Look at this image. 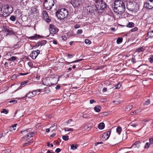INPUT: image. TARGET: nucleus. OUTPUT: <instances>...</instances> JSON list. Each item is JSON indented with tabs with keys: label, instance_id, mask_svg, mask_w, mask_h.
I'll return each instance as SVG.
<instances>
[{
	"label": "nucleus",
	"instance_id": "f257e3e1",
	"mask_svg": "<svg viewBox=\"0 0 153 153\" xmlns=\"http://www.w3.org/2000/svg\"><path fill=\"white\" fill-rule=\"evenodd\" d=\"M125 10V5L121 0H116L114 3V10L115 13L122 14Z\"/></svg>",
	"mask_w": 153,
	"mask_h": 153
},
{
	"label": "nucleus",
	"instance_id": "4468645a",
	"mask_svg": "<svg viewBox=\"0 0 153 153\" xmlns=\"http://www.w3.org/2000/svg\"><path fill=\"white\" fill-rule=\"evenodd\" d=\"M37 91V90L36 91H32L31 92L30 91V92H29L28 93L26 94L25 96L24 97H23L22 98H24L25 97H28V98H30V97H33L36 94V93H35V94H33V93H34L35 92H36Z\"/></svg>",
	"mask_w": 153,
	"mask_h": 153
},
{
	"label": "nucleus",
	"instance_id": "4be33fe9",
	"mask_svg": "<svg viewBox=\"0 0 153 153\" xmlns=\"http://www.w3.org/2000/svg\"><path fill=\"white\" fill-rule=\"evenodd\" d=\"M140 142L139 141H137L135 142L132 145L131 147L129 148L131 149L135 145L136 147H137V148H138L140 147V145H139L140 143Z\"/></svg>",
	"mask_w": 153,
	"mask_h": 153
},
{
	"label": "nucleus",
	"instance_id": "6e6d98bb",
	"mask_svg": "<svg viewBox=\"0 0 153 153\" xmlns=\"http://www.w3.org/2000/svg\"><path fill=\"white\" fill-rule=\"evenodd\" d=\"M72 121V120L71 119L67 121L66 123L68 125L69 124V123Z\"/></svg>",
	"mask_w": 153,
	"mask_h": 153
},
{
	"label": "nucleus",
	"instance_id": "b1692460",
	"mask_svg": "<svg viewBox=\"0 0 153 153\" xmlns=\"http://www.w3.org/2000/svg\"><path fill=\"white\" fill-rule=\"evenodd\" d=\"M134 24L132 22H129L126 25V26L128 27H132L134 26Z\"/></svg>",
	"mask_w": 153,
	"mask_h": 153
},
{
	"label": "nucleus",
	"instance_id": "a19ab883",
	"mask_svg": "<svg viewBox=\"0 0 153 153\" xmlns=\"http://www.w3.org/2000/svg\"><path fill=\"white\" fill-rule=\"evenodd\" d=\"M151 144L148 142L146 143V144L144 148L146 149H148L149 148V146Z\"/></svg>",
	"mask_w": 153,
	"mask_h": 153
},
{
	"label": "nucleus",
	"instance_id": "680f3d73",
	"mask_svg": "<svg viewBox=\"0 0 153 153\" xmlns=\"http://www.w3.org/2000/svg\"><path fill=\"white\" fill-rule=\"evenodd\" d=\"M113 102L115 103V104H118L120 103V102H119V101H113Z\"/></svg>",
	"mask_w": 153,
	"mask_h": 153
},
{
	"label": "nucleus",
	"instance_id": "2f4dec72",
	"mask_svg": "<svg viewBox=\"0 0 153 153\" xmlns=\"http://www.w3.org/2000/svg\"><path fill=\"white\" fill-rule=\"evenodd\" d=\"M123 41V38H122L119 37L117 40V44H120Z\"/></svg>",
	"mask_w": 153,
	"mask_h": 153
},
{
	"label": "nucleus",
	"instance_id": "a18cd8bd",
	"mask_svg": "<svg viewBox=\"0 0 153 153\" xmlns=\"http://www.w3.org/2000/svg\"><path fill=\"white\" fill-rule=\"evenodd\" d=\"M121 84H120V83L118 84L116 86V89H119L120 87H121Z\"/></svg>",
	"mask_w": 153,
	"mask_h": 153
},
{
	"label": "nucleus",
	"instance_id": "aec40b11",
	"mask_svg": "<svg viewBox=\"0 0 153 153\" xmlns=\"http://www.w3.org/2000/svg\"><path fill=\"white\" fill-rule=\"evenodd\" d=\"M141 110L140 109H137L132 112L131 113V114L132 115H137L140 114L141 112Z\"/></svg>",
	"mask_w": 153,
	"mask_h": 153
},
{
	"label": "nucleus",
	"instance_id": "f3484780",
	"mask_svg": "<svg viewBox=\"0 0 153 153\" xmlns=\"http://www.w3.org/2000/svg\"><path fill=\"white\" fill-rule=\"evenodd\" d=\"M47 43V41L45 40H43L39 42H37L35 45L34 47L36 48L38 47L40 45L43 46L45 45Z\"/></svg>",
	"mask_w": 153,
	"mask_h": 153
},
{
	"label": "nucleus",
	"instance_id": "a211bd4d",
	"mask_svg": "<svg viewBox=\"0 0 153 153\" xmlns=\"http://www.w3.org/2000/svg\"><path fill=\"white\" fill-rule=\"evenodd\" d=\"M42 82L43 84L45 85L49 86L51 85V83L50 82L49 79L48 78L44 79Z\"/></svg>",
	"mask_w": 153,
	"mask_h": 153
},
{
	"label": "nucleus",
	"instance_id": "dca6fc26",
	"mask_svg": "<svg viewBox=\"0 0 153 153\" xmlns=\"http://www.w3.org/2000/svg\"><path fill=\"white\" fill-rule=\"evenodd\" d=\"M44 37L43 36H41L39 35H37L36 34H35V35L29 37V39L31 40L36 39H39L40 38H43Z\"/></svg>",
	"mask_w": 153,
	"mask_h": 153
},
{
	"label": "nucleus",
	"instance_id": "473e14b6",
	"mask_svg": "<svg viewBox=\"0 0 153 153\" xmlns=\"http://www.w3.org/2000/svg\"><path fill=\"white\" fill-rule=\"evenodd\" d=\"M17 58V57L16 56H13L9 59L8 60L10 61H13L16 60Z\"/></svg>",
	"mask_w": 153,
	"mask_h": 153
},
{
	"label": "nucleus",
	"instance_id": "cd10ccee",
	"mask_svg": "<svg viewBox=\"0 0 153 153\" xmlns=\"http://www.w3.org/2000/svg\"><path fill=\"white\" fill-rule=\"evenodd\" d=\"M105 127V124L103 123H100L98 126V128L100 129H102L104 128Z\"/></svg>",
	"mask_w": 153,
	"mask_h": 153
},
{
	"label": "nucleus",
	"instance_id": "72a5a7b5",
	"mask_svg": "<svg viewBox=\"0 0 153 153\" xmlns=\"http://www.w3.org/2000/svg\"><path fill=\"white\" fill-rule=\"evenodd\" d=\"M53 128L52 129V131H54L57 128V125L54 123L51 126L50 128Z\"/></svg>",
	"mask_w": 153,
	"mask_h": 153
},
{
	"label": "nucleus",
	"instance_id": "6e6552de",
	"mask_svg": "<svg viewBox=\"0 0 153 153\" xmlns=\"http://www.w3.org/2000/svg\"><path fill=\"white\" fill-rule=\"evenodd\" d=\"M146 2L144 4V7L149 9L153 8V0H146Z\"/></svg>",
	"mask_w": 153,
	"mask_h": 153
},
{
	"label": "nucleus",
	"instance_id": "c756f323",
	"mask_svg": "<svg viewBox=\"0 0 153 153\" xmlns=\"http://www.w3.org/2000/svg\"><path fill=\"white\" fill-rule=\"evenodd\" d=\"M144 48L143 47H141L138 48L136 50V52L140 53L141 52L143 51H144Z\"/></svg>",
	"mask_w": 153,
	"mask_h": 153
},
{
	"label": "nucleus",
	"instance_id": "ea45409f",
	"mask_svg": "<svg viewBox=\"0 0 153 153\" xmlns=\"http://www.w3.org/2000/svg\"><path fill=\"white\" fill-rule=\"evenodd\" d=\"M85 43L86 44H90L91 43V42L89 39H86L85 40Z\"/></svg>",
	"mask_w": 153,
	"mask_h": 153
},
{
	"label": "nucleus",
	"instance_id": "4d7b16f0",
	"mask_svg": "<svg viewBox=\"0 0 153 153\" xmlns=\"http://www.w3.org/2000/svg\"><path fill=\"white\" fill-rule=\"evenodd\" d=\"M74 27L75 28H78L80 27V25L78 24H76L75 25Z\"/></svg>",
	"mask_w": 153,
	"mask_h": 153
},
{
	"label": "nucleus",
	"instance_id": "8fccbe9b",
	"mask_svg": "<svg viewBox=\"0 0 153 153\" xmlns=\"http://www.w3.org/2000/svg\"><path fill=\"white\" fill-rule=\"evenodd\" d=\"M9 102L10 103H13L14 104H15L17 103V101L15 100H12L10 101Z\"/></svg>",
	"mask_w": 153,
	"mask_h": 153
},
{
	"label": "nucleus",
	"instance_id": "423d86ee",
	"mask_svg": "<svg viewBox=\"0 0 153 153\" xmlns=\"http://www.w3.org/2000/svg\"><path fill=\"white\" fill-rule=\"evenodd\" d=\"M95 4L96 7V9L97 10H103L106 7V4L103 1H101V0L98 2L96 3Z\"/></svg>",
	"mask_w": 153,
	"mask_h": 153
},
{
	"label": "nucleus",
	"instance_id": "bb28decb",
	"mask_svg": "<svg viewBox=\"0 0 153 153\" xmlns=\"http://www.w3.org/2000/svg\"><path fill=\"white\" fill-rule=\"evenodd\" d=\"M4 6L3 7H0V14L4 16H5V15L4 14Z\"/></svg>",
	"mask_w": 153,
	"mask_h": 153
},
{
	"label": "nucleus",
	"instance_id": "f03ea898",
	"mask_svg": "<svg viewBox=\"0 0 153 153\" xmlns=\"http://www.w3.org/2000/svg\"><path fill=\"white\" fill-rule=\"evenodd\" d=\"M68 15V11L65 8H61L56 12V16L60 19H63L66 17Z\"/></svg>",
	"mask_w": 153,
	"mask_h": 153
},
{
	"label": "nucleus",
	"instance_id": "5fc2aeb1",
	"mask_svg": "<svg viewBox=\"0 0 153 153\" xmlns=\"http://www.w3.org/2000/svg\"><path fill=\"white\" fill-rule=\"evenodd\" d=\"M149 143L151 144H153V138H151L149 139Z\"/></svg>",
	"mask_w": 153,
	"mask_h": 153
},
{
	"label": "nucleus",
	"instance_id": "37998d69",
	"mask_svg": "<svg viewBox=\"0 0 153 153\" xmlns=\"http://www.w3.org/2000/svg\"><path fill=\"white\" fill-rule=\"evenodd\" d=\"M150 101L149 100H147L145 101V103H144V105H148L150 104Z\"/></svg>",
	"mask_w": 153,
	"mask_h": 153
},
{
	"label": "nucleus",
	"instance_id": "c03bdc74",
	"mask_svg": "<svg viewBox=\"0 0 153 153\" xmlns=\"http://www.w3.org/2000/svg\"><path fill=\"white\" fill-rule=\"evenodd\" d=\"M1 112L2 113H4L6 114L8 113V111L6 110L5 109H3Z\"/></svg>",
	"mask_w": 153,
	"mask_h": 153
},
{
	"label": "nucleus",
	"instance_id": "58836bf2",
	"mask_svg": "<svg viewBox=\"0 0 153 153\" xmlns=\"http://www.w3.org/2000/svg\"><path fill=\"white\" fill-rule=\"evenodd\" d=\"M71 149L72 150H74L77 149V147L76 145H74V144H72L71 146Z\"/></svg>",
	"mask_w": 153,
	"mask_h": 153
},
{
	"label": "nucleus",
	"instance_id": "de8ad7c7",
	"mask_svg": "<svg viewBox=\"0 0 153 153\" xmlns=\"http://www.w3.org/2000/svg\"><path fill=\"white\" fill-rule=\"evenodd\" d=\"M77 33L78 34H81L82 33V30L81 29H79L77 30Z\"/></svg>",
	"mask_w": 153,
	"mask_h": 153
},
{
	"label": "nucleus",
	"instance_id": "a878e982",
	"mask_svg": "<svg viewBox=\"0 0 153 153\" xmlns=\"http://www.w3.org/2000/svg\"><path fill=\"white\" fill-rule=\"evenodd\" d=\"M101 108V107L99 105H97L94 107V110L96 112H97L100 111Z\"/></svg>",
	"mask_w": 153,
	"mask_h": 153
},
{
	"label": "nucleus",
	"instance_id": "69168bd1",
	"mask_svg": "<svg viewBox=\"0 0 153 153\" xmlns=\"http://www.w3.org/2000/svg\"><path fill=\"white\" fill-rule=\"evenodd\" d=\"M107 91V89L106 88H104L102 90V92H106Z\"/></svg>",
	"mask_w": 153,
	"mask_h": 153
},
{
	"label": "nucleus",
	"instance_id": "0eeeda50",
	"mask_svg": "<svg viewBox=\"0 0 153 153\" xmlns=\"http://www.w3.org/2000/svg\"><path fill=\"white\" fill-rule=\"evenodd\" d=\"M85 10L88 14V13H94L96 11V7L95 5L92 6H88L85 7Z\"/></svg>",
	"mask_w": 153,
	"mask_h": 153
},
{
	"label": "nucleus",
	"instance_id": "f8f14e48",
	"mask_svg": "<svg viewBox=\"0 0 153 153\" xmlns=\"http://www.w3.org/2000/svg\"><path fill=\"white\" fill-rule=\"evenodd\" d=\"M43 18L47 22H50L51 19L49 18L47 12L46 11H43L42 12Z\"/></svg>",
	"mask_w": 153,
	"mask_h": 153
},
{
	"label": "nucleus",
	"instance_id": "1a4fd4ad",
	"mask_svg": "<svg viewBox=\"0 0 153 153\" xmlns=\"http://www.w3.org/2000/svg\"><path fill=\"white\" fill-rule=\"evenodd\" d=\"M130 0H126L128 2L126 4V7L127 9L131 11H134L135 10V6L132 2L129 1Z\"/></svg>",
	"mask_w": 153,
	"mask_h": 153
},
{
	"label": "nucleus",
	"instance_id": "09e8293b",
	"mask_svg": "<svg viewBox=\"0 0 153 153\" xmlns=\"http://www.w3.org/2000/svg\"><path fill=\"white\" fill-rule=\"evenodd\" d=\"M67 55L68 56V57L69 59L71 58L74 56V55H73L71 54H67Z\"/></svg>",
	"mask_w": 153,
	"mask_h": 153
},
{
	"label": "nucleus",
	"instance_id": "c85d7f7f",
	"mask_svg": "<svg viewBox=\"0 0 153 153\" xmlns=\"http://www.w3.org/2000/svg\"><path fill=\"white\" fill-rule=\"evenodd\" d=\"M17 125V124H15L10 126V131H12L13 130H15L16 129V128Z\"/></svg>",
	"mask_w": 153,
	"mask_h": 153
},
{
	"label": "nucleus",
	"instance_id": "5701e85b",
	"mask_svg": "<svg viewBox=\"0 0 153 153\" xmlns=\"http://www.w3.org/2000/svg\"><path fill=\"white\" fill-rule=\"evenodd\" d=\"M147 36L149 38H153V30L149 31L148 33Z\"/></svg>",
	"mask_w": 153,
	"mask_h": 153
},
{
	"label": "nucleus",
	"instance_id": "412c9836",
	"mask_svg": "<svg viewBox=\"0 0 153 153\" xmlns=\"http://www.w3.org/2000/svg\"><path fill=\"white\" fill-rule=\"evenodd\" d=\"M25 141H27V142L23 143V146H27L30 145V144L33 142V141L31 140H25Z\"/></svg>",
	"mask_w": 153,
	"mask_h": 153
},
{
	"label": "nucleus",
	"instance_id": "7ed1b4c3",
	"mask_svg": "<svg viewBox=\"0 0 153 153\" xmlns=\"http://www.w3.org/2000/svg\"><path fill=\"white\" fill-rule=\"evenodd\" d=\"M31 129H27L25 130L22 131L20 132L21 134H27L26 135L24 136L22 138V141H25V140H30L29 138L33 137L34 134V132H30V130Z\"/></svg>",
	"mask_w": 153,
	"mask_h": 153
},
{
	"label": "nucleus",
	"instance_id": "bf43d9fd",
	"mask_svg": "<svg viewBox=\"0 0 153 153\" xmlns=\"http://www.w3.org/2000/svg\"><path fill=\"white\" fill-rule=\"evenodd\" d=\"M102 142H97L96 143H95V146H96L97 145L99 144H102Z\"/></svg>",
	"mask_w": 153,
	"mask_h": 153
},
{
	"label": "nucleus",
	"instance_id": "e2e57ef3",
	"mask_svg": "<svg viewBox=\"0 0 153 153\" xmlns=\"http://www.w3.org/2000/svg\"><path fill=\"white\" fill-rule=\"evenodd\" d=\"M94 102H95V101L94 100L92 99L90 100V103L91 104H92Z\"/></svg>",
	"mask_w": 153,
	"mask_h": 153
},
{
	"label": "nucleus",
	"instance_id": "0e129e2a",
	"mask_svg": "<svg viewBox=\"0 0 153 153\" xmlns=\"http://www.w3.org/2000/svg\"><path fill=\"white\" fill-rule=\"evenodd\" d=\"M88 128L89 127L88 125H85L84 126V129L86 130L88 129Z\"/></svg>",
	"mask_w": 153,
	"mask_h": 153
},
{
	"label": "nucleus",
	"instance_id": "79ce46f5",
	"mask_svg": "<svg viewBox=\"0 0 153 153\" xmlns=\"http://www.w3.org/2000/svg\"><path fill=\"white\" fill-rule=\"evenodd\" d=\"M82 60V59H78V60H76V61H73V62H66L68 64H70V63H72L76 62H78L79 61H81Z\"/></svg>",
	"mask_w": 153,
	"mask_h": 153
},
{
	"label": "nucleus",
	"instance_id": "338daca9",
	"mask_svg": "<svg viewBox=\"0 0 153 153\" xmlns=\"http://www.w3.org/2000/svg\"><path fill=\"white\" fill-rule=\"evenodd\" d=\"M60 86L59 85H57L56 87H55V88L57 90V89H59L60 88Z\"/></svg>",
	"mask_w": 153,
	"mask_h": 153
},
{
	"label": "nucleus",
	"instance_id": "9b49d317",
	"mask_svg": "<svg viewBox=\"0 0 153 153\" xmlns=\"http://www.w3.org/2000/svg\"><path fill=\"white\" fill-rule=\"evenodd\" d=\"M71 3L74 7H80L82 4L81 0H71Z\"/></svg>",
	"mask_w": 153,
	"mask_h": 153
},
{
	"label": "nucleus",
	"instance_id": "864d4df0",
	"mask_svg": "<svg viewBox=\"0 0 153 153\" xmlns=\"http://www.w3.org/2000/svg\"><path fill=\"white\" fill-rule=\"evenodd\" d=\"M149 121V119H144L142 120V122L143 123H145L146 122H147Z\"/></svg>",
	"mask_w": 153,
	"mask_h": 153
},
{
	"label": "nucleus",
	"instance_id": "ddd939ff",
	"mask_svg": "<svg viewBox=\"0 0 153 153\" xmlns=\"http://www.w3.org/2000/svg\"><path fill=\"white\" fill-rule=\"evenodd\" d=\"M39 53V50L33 51L32 52L31 54L30 55V56L33 59H36Z\"/></svg>",
	"mask_w": 153,
	"mask_h": 153
},
{
	"label": "nucleus",
	"instance_id": "c9c22d12",
	"mask_svg": "<svg viewBox=\"0 0 153 153\" xmlns=\"http://www.w3.org/2000/svg\"><path fill=\"white\" fill-rule=\"evenodd\" d=\"M62 139L65 141L68 140L69 139V137L68 135H64L62 136Z\"/></svg>",
	"mask_w": 153,
	"mask_h": 153
},
{
	"label": "nucleus",
	"instance_id": "6ab92c4d",
	"mask_svg": "<svg viewBox=\"0 0 153 153\" xmlns=\"http://www.w3.org/2000/svg\"><path fill=\"white\" fill-rule=\"evenodd\" d=\"M111 133V131H108L103 135L102 137L105 138V140L108 139Z\"/></svg>",
	"mask_w": 153,
	"mask_h": 153
},
{
	"label": "nucleus",
	"instance_id": "e433bc0d",
	"mask_svg": "<svg viewBox=\"0 0 153 153\" xmlns=\"http://www.w3.org/2000/svg\"><path fill=\"white\" fill-rule=\"evenodd\" d=\"M16 17H15L13 16H11L10 17V20L12 21H14L16 20Z\"/></svg>",
	"mask_w": 153,
	"mask_h": 153
},
{
	"label": "nucleus",
	"instance_id": "20e7f679",
	"mask_svg": "<svg viewBox=\"0 0 153 153\" xmlns=\"http://www.w3.org/2000/svg\"><path fill=\"white\" fill-rule=\"evenodd\" d=\"M54 4L53 0H45L43 4L45 9L50 10L52 8Z\"/></svg>",
	"mask_w": 153,
	"mask_h": 153
},
{
	"label": "nucleus",
	"instance_id": "774afa93",
	"mask_svg": "<svg viewBox=\"0 0 153 153\" xmlns=\"http://www.w3.org/2000/svg\"><path fill=\"white\" fill-rule=\"evenodd\" d=\"M27 74H28V73H20V75H21L23 76V75H27Z\"/></svg>",
	"mask_w": 153,
	"mask_h": 153
},
{
	"label": "nucleus",
	"instance_id": "2eb2a0df",
	"mask_svg": "<svg viewBox=\"0 0 153 153\" xmlns=\"http://www.w3.org/2000/svg\"><path fill=\"white\" fill-rule=\"evenodd\" d=\"M49 30L50 33L52 34H55L57 32L55 26L51 25H50Z\"/></svg>",
	"mask_w": 153,
	"mask_h": 153
},
{
	"label": "nucleus",
	"instance_id": "052dcab7",
	"mask_svg": "<svg viewBox=\"0 0 153 153\" xmlns=\"http://www.w3.org/2000/svg\"><path fill=\"white\" fill-rule=\"evenodd\" d=\"M82 117L84 118H86L88 117V115L87 114H83V115H82Z\"/></svg>",
	"mask_w": 153,
	"mask_h": 153
},
{
	"label": "nucleus",
	"instance_id": "4c0bfd02",
	"mask_svg": "<svg viewBox=\"0 0 153 153\" xmlns=\"http://www.w3.org/2000/svg\"><path fill=\"white\" fill-rule=\"evenodd\" d=\"M130 125L131 126L134 127H136L138 125L137 124H136L135 123H133V122H131Z\"/></svg>",
	"mask_w": 153,
	"mask_h": 153
},
{
	"label": "nucleus",
	"instance_id": "f704fd0d",
	"mask_svg": "<svg viewBox=\"0 0 153 153\" xmlns=\"http://www.w3.org/2000/svg\"><path fill=\"white\" fill-rule=\"evenodd\" d=\"M149 61L151 63L153 62V55H151L150 57L148 59Z\"/></svg>",
	"mask_w": 153,
	"mask_h": 153
},
{
	"label": "nucleus",
	"instance_id": "603ef678",
	"mask_svg": "<svg viewBox=\"0 0 153 153\" xmlns=\"http://www.w3.org/2000/svg\"><path fill=\"white\" fill-rule=\"evenodd\" d=\"M61 150V149H60L59 148H58L56 149V150L55 151V152H56V153H59V152H60Z\"/></svg>",
	"mask_w": 153,
	"mask_h": 153
},
{
	"label": "nucleus",
	"instance_id": "39448f33",
	"mask_svg": "<svg viewBox=\"0 0 153 153\" xmlns=\"http://www.w3.org/2000/svg\"><path fill=\"white\" fill-rule=\"evenodd\" d=\"M4 14L5 16H7L11 13L13 11V8L11 5H6L4 6Z\"/></svg>",
	"mask_w": 153,
	"mask_h": 153
},
{
	"label": "nucleus",
	"instance_id": "7c9ffc66",
	"mask_svg": "<svg viewBox=\"0 0 153 153\" xmlns=\"http://www.w3.org/2000/svg\"><path fill=\"white\" fill-rule=\"evenodd\" d=\"M122 131V128L120 127H118L116 128L117 132L119 134H120Z\"/></svg>",
	"mask_w": 153,
	"mask_h": 153
},
{
	"label": "nucleus",
	"instance_id": "13d9d810",
	"mask_svg": "<svg viewBox=\"0 0 153 153\" xmlns=\"http://www.w3.org/2000/svg\"><path fill=\"white\" fill-rule=\"evenodd\" d=\"M13 47L14 48L16 49L18 48L19 45L17 44H16L13 46Z\"/></svg>",
	"mask_w": 153,
	"mask_h": 153
},
{
	"label": "nucleus",
	"instance_id": "9d476101",
	"mask_svg": "<svg viewBox=\"0 0 153 153\" xmlns=\"http://www.w3.org/2000/svg\"><path fill=\"white\" fill-rule=\"evenodd\" d=\"M3 30L7 33V36L9 34H12L13 33V31L12 29L6 25H3Z\"/></svg>",
	"mask_w": 153,
	"mask_h": 153
},
{
	"label": "nucleus",
	"instance_id": "49530a36",
	"mask_svg": "<svg viewBox=\"0 0 153 153\" xmlns=\"http://www.w3.org/2000/svg\"><path fill=\"white\" fill-rule=\"evenodd\" d=\"M137 30H138V29H137V27H135L134 28H133L132 29H131V31L133 32H134V31H137Z\"/></svg>",
	"mask_w": 153,
	"mask_h": 153
},
{
	"label": "nucleus",
	"instance_id": "393cba45",
	"mask_svg": "<svg viewBox=\"0 0 153 153\" xmlns=\"http://www.w3.org/2000/svg\"><path fill=\"white\" fill-rule=\"evenodd\" d=\"M28 82V81H25L21 82V85L19 88V89H21L22 88L24 87Z\"/></svg>",
	"mask_w": 153,
	"mask_h": 153
},
{
	"label": "nucleus",
	"instance_id": "3c124183",
	"mask_svg": "<svg viewBox=\"0 0 153 153\" xmlns=\"http://www.w3.org/2000/svg\"><path fill=\"white\" fill-rule=\"evenodd\" d=\"M62 40L64 41L66 40L67 39L66 36L65 35L62 36Z\"/></svg>",
	"mask_w": 153,
	"mask_h": 153
}]
</instances>
